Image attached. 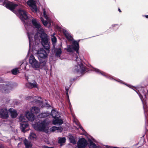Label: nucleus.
Masks as SVG:
<instances>
[{"mask_svg":"<svg viewBox=\"0 0 148 148\" xmlns=\"http://www.w3.org/2000/svg\"><path fill=\"white\" fill-rule=\"evenodd\" d=\"M24 143L25 145V148H31L32 144L30 141L25 139L24 141Z\"/></svg>","mask_w":148,"mask_h":148,"instance_id":"obj_34","label":"nucleus"},{"mask_svg":"<svg viewBox=\"0 0 148 148\" xmlns=\"http://www.w3.org/2000/svg\"><path fill=\"white\" fill-rule=\"evenodd\" d=\"M51 115L53 118H58L60 117L59 112L54 109H53L51 110Z\"/></svg>","mask_w":148,"mask_h":148,"instance_id":"obj_25","label":"nucleus"},{"mask_svg":"<svg viewBox=\"0 0 148 148\" xmlns=\"http://www.w3.org/2000/svg\"><path fill=\"white\" fill-rule=\"evenodd\" d=\"M18 100L17 99H14L12 101V102H18Z\"/></svg>","mask_w":148,"mask_h":148,"instance_id":"obj_53","label":"nucleus"},{"mask_svg":"<svg viewBox=\"0 0 148 148\" xmlns=\"http://www.w3.org/2000/svg\"><path fill=\"white\" fill-rule=\"evenodd\" d=\"M40 20L44 26L46 27H47L46 26H47L48 24V22L47 21L45 20V19L43 18H40Z\"/></svg>","mask_w":148,"mask_h":148,"instance_id":"obj_41","label":"nucleus"},{"mask_svg":"<svg viewBox=\"0 0 148 148\" xmlns=\"http://www.w3.org/2000/svg\"><path fill=\"white\" fill-rule=\"evenodd\" d=\"M71 84H70L69 86V87H68V88H70L71 87V86L72 84H73V83H72V82H71Z\"/></svg>","mask_w":148,"mask_h":148,"instance_id":"obj_60","label":"nucleus"},{"mask_svg":"<svg viewBox=\"0 0 148 148\" xmlns=\"http://www.w3.org/2000/svg\"><path fill=\"white\" fill-rule=\"evenodd\" d=\"M72 59L77 62L73 70V72L75 74L79 73L82 74L85 71L87 73L90 72V70L88 69L81 61L79 60L78 56H79V55L77 53L74 52L72 53Z\"/></svg>","mask_w":148,"mask_h":148,"instance_id":"obj_3","label":"nucleus"},{"mask_svg":"<svg viewBox=\"0 0 148 148\" xmlns=\"http://www.w3.org/2000/svg\"><path fill=\"white\" fill-rule=\"evenodd\" d=\"M1 99L2 100H1V101L2 100H4L5 101V102H9L10 101V99L8 97H3V98L2 97L1 98Z\"/></svg>","mask_w":148,"mask_h":148,"instance_id":"obj_47","label":"nucleus"},{"mask_svg":"<svg viewBox=\"0 0 148 148\" xmlns=\"http://www.w3.org/2000/svg\"><path fill=\"white\" fill-rule=\"evenodd\" d=\"M27 58L25 57L23 60L20 62L21 63L20 66H21L23 69H26L27 66L28 64V63L27 61Z\"/></svg>","mask_w":148,"mask_h":148,"instance_id":"obj_29","label":"nucleus"},{"mask_svg":"<svg viewBox=\"0 0 148 148\" xmlns=\"http://www.w3.org/2000/svg\"><path fill=\"white\" fill-rule=\"evenodd\" d=\"M37 32L36 34L33 36H33H34V41L33 40V43L35 46H38L40 42V39L39 37L42 36V34L45 33L42 28H41L38 29H37Z\"/></svg>","mask_w":148,"mask_h":148,"instance_id":"obj_9","label":"nucleus"},{"mask_svg":"<svg viewBox=\"0 0 148 148\" xmlns=\"http://www.w3.org/2000/svg\"><path fill=\"white\" fill-rule=\"evenodd\" d=\"M40 42L42 46H44V45H47L48 43H50L49 42V37L45 33H44L42 34L41 36H40Z\"/></svg>","mask_w":148,"mask_h":148,"instance_id":"obj_16","label":"nucleus"},{"mask_svg":"<svg viewBox=\"0 0 148 148\" xmlns=\"http://www.w3.org/2000/svg\"><path fill=\"white\" fill-rule=\"evenodd\" d=\"M110 32V31L109 29H108L107 31H106V32Z\"/></svg>","mask_w":148,"mask_h":148,"instance_id":"obj_61","label":"nucleus"},{"mask_svg":"<svg viewBox=\"0 0 148 148\" xmlns=\"http://www.w3.org/2000/svg\"><path fill=\"white\" fill-rule=\"evenodd\" d=\"M118 10L119 12H122L120 9L119 8H118Z\"/></svg>","mask_w":148,"mask_h":148,"instance_id":"obj_58","label":"nucleus"},{"mask_svg":"<svg viewBox=\"0 0 148 148\" xmlns=\"http://www.w3.org/2000/svg\"><path fill=\"white\" fill-rule=\"evenodd\" d=\"M30 110L31 112L35 114H37L40 111V109L36 107H32L30 108Z\"/></svg>","mask_w":148,"mask_h":148,"instance_id":"obj_31","label":"nucleus"},{"mask_svg":"<svg viewBox=\"0 0 148 148\" xmlns=\"http://www.w3.org/2000/svg\"><path fill=\"white\" fill-rule=\"evenodd\" d=\"M63 33L68 40L71 41H73V40H74L73 36L66 29H64Z\"/></svg>","mask_w":148,"mask_h":148,"instance_id":"obj_21","label":"nucleus"},{"mask_svg":"<svg viewBox=\"0 0 148 148\" xmlns=\"http://www.w3.org/2000/svg\"><path fill=\"white\" fill-rule=\"evenodd\" d=\"M88 141L89 142V146L90 148H100L98 147L96 144L93 143L90 139H89Z\"/></svg>","mask_w":148,"mask_h":148,"instance_id":"obj_36","label":"nucleus"},{"mask_svg":"<svg viewBox=\"0 0 148 148\" xmlns=\"http://www.w3.org/2000/svg\"><path fill=\"white\" fill-rule=\"evenodd\" d=\"M116 26V25H115V24H113L112 25V27L113 28V27H115Z\"/></svg>","mask_w":148,"mask_h":148,"instance_id":"obj_59","label":"nucleus"},{"mask_svg":"<svg viewBox=\"0 0 148 148\" xmlns=\"http://www.w3.org/2000/svg\"><path fill=\"white\" fill-rule=\"evenodd\" d=\"M24 76H25V79H26V80H27L28 81V79H29V77H28V76L26 75L25 74V75H24Z\"/></svg>","mask_w":148,"mask_h":148,"instance_id":"obj_52","label":"nucleus"},{"mask_svg":"<svg viewBox=\"0 0 148 148\" xmlns=\"http://www.w3.org/2000/svg\"><path fill=\"white\" fill-rule=\"evenodd\" d=\"M32 24L34 26L36 29H38L40 28L41 27V26L40 23L38 22L37 20L34 18H33L32 19Z\"/></svg>","mask_w":148,"mask_h":148,"instance_id":"obj_28","label":"nucleus"},{"mask_svg":"<svg viewBox=\"0 0 148 148\" xmlns=\"http://www.w3.org/2000/svg\"><path fill=\"white\" fill-rule=\"evenodd\" d=\"M45 52L44 49H41L38 50L36 53L40 63L42 64V65L43 66H45L46 65L47 58L48 56V54L44 53Z\"/></svg>","mask_w":148,"mask_h":148,"instance_id":"obj_5","label":"nucleus"},{"mask_svg":"<svg viewBox=\"0 0 148 148\" xmlns=\"http://www.w3.org/2000/svg\"><path fill=\"white\" fill-rule=\"evenodd\" d=\"M25 86L27 88L29 89H32L34 88H38V84L36 81L34 80L33 83L30 82L26 83L25 84Z\"/></svg>","mask_w":148,"mask_h":148,"instance_id":"obj_19","label":"nucleus"},{"mask_svg":"<svg viewBox=\"0 0 148 148\" xmlns=\"http://www.w3.org/2000/svg\"><path fill=\"white\" fill-rule=\"evenodd\" d=\"M143 16L145 17L146 18L148 19V15H143Z\"/></svg>","mask_w":148,"mask_h":148,"instance_id":"obj_55","label":"nucleus"},{"mask_svg":"<svg viewBox=\"0 0 148 148\" xmlns=\"http://www.w3.org/2000/svg\"><path fill=\"white\" fill-rule=\"evenodd\" d=\"M58 143L62 145V144L65 143L66 141V138L65 137H59L58 138Z\"/></svg>","mask_w":148,"mask_h":148,"instance_id":"obj_39","label":"nucleus"},{"mask_svg":"<svg viewBox=\"0 0 148 148\" xmlns=\"http://www.w3.org/2000/svg\"><path fill=\"white\" fill-rule=\"evenodd\" d=\"M34 97L33 96L25 97V99L26 100L30 101V102L31 100H34Z\"/></svg>","mask_w":148,"mask_h":148,"instance_id":"obj_42","label":"nucleus"},{"mask_svg":"<svg viewBox=\"0 0 148 148\" xmlns=\"http://www.w3.org/2000/svg\"><path fill=\"white\" fill-rule=\"evenodd\" d=\"M34 34V32H30L29 33H27V36L28 37L29 42V49L27 52V54L26 56V57L28 58L29 56V52H30V49L31 47H32V49H34L37 46L34 45L33 43V36Z\"/></svg>","mask_w":148,"mask_h":148,"instance_id":"obj_11","label":"nucleus"},{"mask_svg":"<svg viewBox=\"0 0 148 148\" xmlns=\"http://www.w3.org/2000/svg\"><path fill=\"white\" fill-rule=\"evenodd\" d=\"M0 2H2V5L7 8L16 14V11L15 9L18 6V4L15 3L14 2H11L6 0H0Z\"/></svg>","mask_w":148,"mask_h":148,"instance_id":"obj_7","label":"nucleus"},{"mask_svg":"<svg viewBox=\"0 0 148 148\" xmlns=\"http://www.w3.org/2000/svg\"><path fill=\"white\" fill-rule=\"evenodd\" d=\"M90 66L92 67V68L93 69V71L97 73L101 74L102 75L110 79L111 80H114L117 82H118L119 83H120L121 84H124L127 86L128 87L133 89L132 88V87H135V88L136 87L134 86H132L131 85H130V84H127V83H126L125 82L123 81H122V80L119 79H114L113 77L111 75H110L107 74L105 73L103 71H102L100 70L99 69H97L96 68H94L92 66H91V65Z\"/></svg>","mask_w":148,"mask_h":148,"instance_id":"obj_4","label":"nucleus"},{"mask_svg":"<svg viewBox=\"0 0 148 148\" xmlns=\"http://www.w3.org/2000/svg\"><path fill=\"white\" fill-rule=\"evenodd\" d=\"M113 148H119L116 147H113Z\"/></svg>","mask_w":148,"mask_h":148,"instance_id":"obj_63","label":"nucleus"},{"mask_svg":"<svg viewBox=\"0 0 148 148\" xmlns=\"http://www.w3.org/2000/svg\"><path fill=\"white\" fill-rule=\"evenodd\" d=\"M29 63L32 68L35 70H39L40 69V63L36 59L33 55L31 54L30 56L29 59Z\"/></svg>","mask_w":148,"mask_h":148,"instance_id":"obj_8","label":"nucleus"},{"mask_svg":"<svg viewBox=\"0 0 148 148\" xmlns=\"http://www.w3.org/2000/svg\"><path fill=\"white\" fill-rule=\"evenodd\" d=\"M69 139L70 140V142L72 143H73L74 144H75V140L73 138H71V137L69 138Z\"/></svg>","mask_w":148,"mask_h":148,"instance_id":"obj_50","label":"nucleus"},{"mask_svg":"<svg viewBox=\"0 0 148 148\" xmlns=\"http://www.w3.org/2000/svg\"><path fill=\"white\" fill-rule=\"evenodd\" d=\"M19 121L22 123H26L27 122L28 120L27 119L26 115H23L22 114H21L19 118Z\"/></svg>","mask_w":148,"mask_h":148,"instance_id":"obj_32","label":"nucleus"},{"mask_svg":"<svg viewBox=\"0 0 148 148\" xmlns=\"http://www.w3.org/2000/svg\"><path fill=\"white\" fill-rule=\"evenodd\" d=\"M80 39H79L77 40H75L74 39V40H73V42H74L76 44H77L78 45H79V42L80 41Z\"/></svg>","mask_w":148,"mask_h":148,"instance_id":"obj_51","label":"nucleus"},{"mask_svg":"<svg viewBox=\"0 0 148 148\" xmlns=\"http://www.w3.org/2000/svg\"><path fill=\"white\" fill-rule=\"evenodd\" d=\"M86 72H87L86 71H85V72H84V73L82 74H81V75H80L79 76H77L73 78H70V80H69L70 82H71L73 83V81H75L79 77V76L80 77L82 76H83V75L84 74V73Z\"/></svg>","mask_w":148,"mask_h":148,"instance_id":"obj_40","label":"nucleus"},{"mask_svg":"<svg viewBox=\"0 0 148 148\" xmlns=\"http://www.w3.org/2000/svg\"><path fill=\"white\" fill-rule=\"evenodd\" d=\"M46 121H40L37 123L33 125L34 129L37 131H44L45 130L47 125Z\"/></svg>","mask_w":148,"mask_h":148,"instance_id":"obj_10","label":"nucleus"},{"mask_svg":"<svg viewBox=\"0 0 148 148\" xmlns=\"http://www.w3.org/2000/svg\"><path fill=\"white\" fill-rule=\"evenodd\" d=\"M58 118H54L55 119L52 121V123L53 124L55 125H60L63 123V121L61 119H60Z\"/></svg>","mask_w":148,"mask_h":148,"instance_id":"obj_30","label":"nucleus"},{"mask_svg":"<svg viewBox=\"0 0 148 148\" xmlns=\"http://www.w3.org/2000/svg\"><path fill=\"white\" fill-rule=\"evenodd\" d=\"M10 72L13 75H16L19 73V70L17 67H16L11 70Z\"/></svg>","mask_w":148,"mask_h":148,"instance_id":"obj_38","label":"nucleus"},{"mask_svg":"<svg viewBox=\"0 0 148 148\" xmlns=\"http://www.w3.org/2000/svg\"><path fill=\"white\" fill-rule=\"evenodd\" d=\"M27 3L33 12L36 13L38 12V10L34 0H28Z\"/></svg>","mask_w":148,"mask_h":148,"instance_id":"obj_15","label":"nucleus"},{"mask_svg":"<svg viewBox=\"0 0 148 148\" xmlns=\"http://www.w3.org/2000/svg\"><path fill=\"white\" fill-rule=\"evenodd\" d=\"M8 116V112L7 109L5 108H0V117L6 119Z\"/></svg>","mask_w":148,"mask_h":148,"instance_id":"obj_17","label":"nucleus"},{"mask_svg":"<svg viewBox=\"0 0 148 148\" xmlns=\"http://www.w3.org/2000/svg\"><path fill=\"white\" fill-rule=\"evenodd\" d=\"M45 106H46V107H50L51 106H50V105L48 104L47 103H46V104Z\"/></svg>","mask_w":148,"mask_h":148,"instance_id":"obj_56","label":"nucleus"},{"mask_svg":"<svg viewBox=\"0 0 148 148\" xmlns=\"http://www.w3.org/2000/svg\"><path fill=\"white\" fill-rule=\"evenodd\" d=\"M104 32H103V33H102V34H100V35H97V36H92L91 37H89L88 38H91V37H95V36H98L100 35H102V34H104Z\"/></svg>","mask_w":148,"mask_h":148,"instance_id":"obj_57","label":"nucleus"},{"mask_svg":"<svg viewBox=\"0 0 148 148\" xmlns=\"http://www.w3.org/2000/svg\"><path fill=\"white\" fill-rule=\"evenodd\" d=\"M148 82L145 80L141 83L140 85L136 86L135 89H133L138 94L141 102H146L147 99Z\"/></svg>","mask_w":148,"mask_h":148,"instance_id":"obj_1","label":"nucleus"},{"mask_svg":"<svg viewBox=\"0 0 148 148\" xmlns=\"http://www.w3.org/2000/svg\"><path fill=\"white\" fill-rule=\"evenodd\" d=\"M43 148H54L53 147H49L47 146H44L43 147Z\"/></svg>","mask_w":148,"mask_h":148,"instance_id":"obj_54","label":"nucleus"},{"mask_svg":"<svg viewBox=\"0 0 148 148\" xmlns=\"http://www.w3.org/2000/svg\"><path fill=\"white\" fill-rule=\"evenodd\" d=\"M79 45H78L72 42V45H67V51L68 52L71 53H73L75 51L79 55Z\"/></svg>","mask_w":148,"mask_h":148,"instance_id":"obj_13","label":"nucleus"},{"mask_svg":"<svg viewBox=\"0 0 148 148\" xmlns=\"http://www.w3.org/2000/svg\"><path fill=\"white\" fill-rule=\"evenodd\" d=\"M29 138L31 139L36 138V136L35 134L32 133L30 134Z\"/></svg>","mask_w":148,"mask_h":148,"instance_id":"obj_44","label":"nucleus"},{"mask_svg":"<svg viewBox=\"0 0 148 148\" xmlns=\"http://www.w3.org/2000/svg\"><path fill=\"white\" fill-rule=\"evenodd\" d=\"M115 25H118L119 24H115Z\"/></svg>","mask_w":148,"mask_h":148,"instance_id":"obj_64","label":"nucleus"},{"mask_svg":"<svg viewBox=\"0 0 148 148\" xmlns=\"http://www.w3.org/2000/svg\"><path fill=\"white\" fill-rule=\"evenodd\" d=\"M48 115L45 113H43L40 114L39 115V117L42 118L46 117Z\"/></svg>","mask_w":148,"mask_h":148,"instance_id":"obj_43","label":"nucleus"},{"mask_svg":"<svg viewBox=\"0 0 148 148\" xmlns=\"http://www.w3.org/2000/svg\"><path fill=\"white\" fill-rule=\"evenodd\" d=\"M8 84H2L0 85V90L2 92L5 94L9 93L10 90L18 85L16 82L11 83L10 82H8Z\"/></svg>","mask_w":148,"mask_h":148,"instance_id":"obj_6","label":"nucleus"},{"mask_svg":"<svg viewBox=\"0 0 148 148\" xmlns=\"http://www.w3.org/2000/svg\"><path fill=\"white\" fill-rule=\"evenodd\" d=\"M57 131L58 132H61L63 130V128L61 127H57Z\"/></svg>","mask_w":148,"mask_h":148,"instance_id":"obj_49","label":"nucleus"},{"mask_svg":"<svg viewBox=\"0 0 148 148\" xmlns=\"http://www.w3.org/2000/svg\"><path fill=\"white\" fill-rule=\"evenodd\" d=\"M9 111L10 114L12 118H14L17 116L18 114L16 110L12 108H10L9 110Z\"/></svg>","mask_w":148,"mask_h":148,"instance_id":"obj_27","label":"nucleus"},{"mask_svg":"<svg viewBox=\"0 0 148 148\" xmlns=\"http://www.w3.org/2000/svg\"><path fill=\"white\" fill-rule=\"evenodd\" d=\"M55 53L51 52L49 54V58L50 60H53L54 57Z\"/></svg>","mask_w":148,"mask_h":148,"instance_id":"obj_46","label":"nucleus"},{"mask_svg":"<svg viewBox=\"0 0 148 148\" xmlns=\"http://www.w3.org/2000/svg\"><path fill=\"white\" fill-rule=\"evenodd\" d=\"M55 93L57 96L56 99H58L60 102H63L64 101V97L62 93L58 90L56 91Z\"/></svg>","mask_w":148,"mask_h":148,"instance_id":"obj_24","label":"nucleus"},{"mask_svg":"<svg viewBox=\"0 0 148 148\" xmlns=\"http://www.w3.org/2000/svg\"><path fill=\"white\" fill-rule=\"evenodd\" d=\"M25 114L28 120L32 121L34 120L35 117L32 113H30L29 112H27Z\"/></svg>","mask_w":148,"mask_h":148,"instance_id":"obj_26","label":"nucleus"},{"mask_svg":"<svg viewBox=\"0 0 148 148\" xmlns=\"http://www.w3.org/2000/svg\"><path fill=\"white\" fill-rule=\"evenodd\" d=\"M49 43H48L47 45L42 46L43 47H40L38 49V50H40V49H44L45 51L44 53L47 54H48V55H49V53L50 51Z\"/></svg>","mask_w":148,"mask_h":148,"instance_id":"obj_22","label":"nucleus"},{"mask_svg":"<svg viewBox=\"0 0 148 148\" xmlns=\"http://www.w3.org/2000/svg\"><path fill=\"white\" fill-rule=\"evenodd\" d=\"M51 40L53 45V47L56 46L57 41L56 37L53 35H51Z\"/></svg>","mask_w":148,"mask_h":148,"instance_id":"obj_33","label":"nucleus"},{"mask_svg":"<svg viewBox=\"0 0 148 148\" xmlns=\"http://www.w3.org/2000/svg\"><path fill=\"white\" fill-rule=\"evenodd\" d=\"M69 88H68L67 86H65V89L66 94V102H70L69 99Z\"/></svg>","mask_w":148,"mask_h":148,"instance_id":"obj_35","label":"nucleus"},{"mask_svg":"<svg viewBox=\"0 0 148 148\" xmlns=\"http://www.w3.org/2000/svg\"><path fill=\"white\" fill-rule=\"evenodd\" d=\"M57 128V127L53 126L50 129V130L51 132H53L54 131L57 130L58 129Z\"/></svg>","mask_w":148,"mask_h":148,"instance_id":"obj_48","label":"nucleus"},{"mask_svg":"<svg viewBox=\"0 0 148 148\" xmlns=\"http://www.w3.org/2000/svg\"><path fill=\"white\" fill-rule=\"evenodd\" d=\"M20 128L22 132L25 133L29 130V126L26 123H20Z\"/></svg>","mask_w":148,"mask_h":148,"instance_id":"obj_20","label":"nucleus"},{"mask_svg":"<svg viewBox=\"0 0 148 148\" xmlns=\"http://www.w3.org/2000/svg\"><path fill=\"white\" fill-rule=\"evenodd\" d=\"M73 117H74V119L73 120V123L75 124L76 125L77 127H78L79 128H80L82 131H83L84 134L85 135H86V134H87L86 132L85 131L84 129H83V128L82 127V126L80 124L79 122L77 120V119H76L74 117V116L73 115Z\"/></svg>","mask_w":148,"mask_h":148,"instance_id":"obj_23","label":"nucleus"},{"mask_svg":"<svg viewBox=\"0 0 148 148\" xmlns=\"http://www.w3.org/2000/svg\"><path fill=\"white\" fill-rule=\"evenodd\" d=\"M87 143V141L84 138L79 139L77 143L78 148H84L86 146Z\"/></svg>","mask_w":148,"mask_h":148,"instance_id":"obj_18","label":"nucleus"},{"mask_svg":"<svg viewBox=\"0 0 148 148\" xmlns=\"http://www.w3.org/2000/svg\"><path fill=\"white\" fill-rule=\"evenodd\" d=\"M30 102H44L40 97L34 96V100H31Z\"/></svg>","mask_w":148,"mask_h":148,"instance_id":"obj_37","label":"nucleus"},{"mask_svg":"<svg viewBox=\"0 0 148 148\" xmlns=\"http://www.w3.org/2000/svg\"><path fill=\"white\" fill-rule=\"evenodd\" d=\"M47 11L46 9L45 8L43 9V14L45 18H47L48 17L47 15Z\"/></svg>","mask_w":148,"mask_h":148,"instance_id":"obj_45","label":"nucleus"},{"mask_svg":"<svg viewBox=\"0 0 148 148\" xmlns=\"http://www.w3.org/2000/svg\"><path fill=\"white\" fill-rule=\"evenodd\" d=\"M34 34V32H30L29 33H27V36L28 37L29 42V49L27 52V54L26 56V57L28 58L29 56V52H30V49L31 47H32V49H34L37 46L34 45L33 43V36Z\"/></svg>","mask_w":148,"mask_h":148,"instance_id":"obj_12","label":"nucleus"},{"mask_svg":"<svg viewBox=\"0 0 148 148\" xmlns=\"http://www.w3.org/2000/svg\"><path fill=\"white\" fill-rule=\"evenodd\" d=\"M62 43L59 44L56 47V46L52 47L51 50V52L55 53L56 57H60L62 52Z\"/></svg>","mask_w":148,"mask_h":148,"instance_id":"obj_14","label":"nucleus"},{"mask_svg":"<svg viewBox=\"0 0 148 148\" xmlns=\"http://www.w3.org/2000/svg\"><path fill=\"white\" fill-rule=\"evenodd\" d=\"M18 14L19 18L23 23L27 30L28 31L29 29H32V31L31 32H34V29L32 25V21H31L29 19L30 17L32 16L28 14L25 10L21 9L18 10ZM30 32H27V34Z\"/></svg>","mask_w":148,"mask_h":148,"instance_id":"obj_2","label":"nucleus"},{"mask_svg":"<svg viewBox=\"0 0 148 148\" xmlns=\"http://www.w3.org/2000/svg\"><path fill=\"white\" fill-rule=\"evenodd\" d=\"M55 33H54L52 34L51 35H53L54 36H55Z\"/></svg>","mask_w":148,"mask_h":148,"instance_id":"obj_62","label":"nucleus"}]
</instances>
